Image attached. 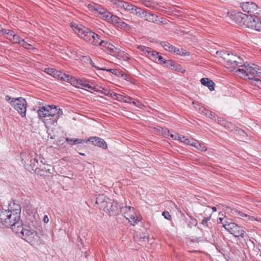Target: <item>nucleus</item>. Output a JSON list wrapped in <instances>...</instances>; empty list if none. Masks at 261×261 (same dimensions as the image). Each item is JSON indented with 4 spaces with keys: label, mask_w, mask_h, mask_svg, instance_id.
I'll list each match as a JSON object with an SVG mask.
<instances>
[{
    "label": "nucleus",
    "mask_w": 261,
    "mask_h": 261,
    "mask_svg": "<svg viewBox=\"0 0 261 261\" xmlns=\"http://www.w3.org/2000/svg\"><path fill=\"white\" fill-rule=\"evenodd\" d=\"M140 2L146 7L151 8V9H154L156 8L158 4L154 2H153L152 1L149 0H140Z\"/></svg>",
    "instance_id": "obj_27"
},
{
    "label": "nucleus",
    "mask_w": 261,
    "mask_h": 261,
    "mask_svg": "<svg viewBox=\"0 0 261 261\" xmlns=\"http://www.w3.org/2000/svg\"><path fill=\"white\" fill-rule=\"evenodd\" d=\"M249 79L252 80L254 83L253 84L261 89V80L254 76L249 77Z\"/></svg>",
    "instance_id": "obj_37"
},
{
    "label": "nucleus",
    "mask_w": 261,
    "mask_h": 261,
    "mask_svg": "<svg viewBox=\"0 0 261 261\" xmlns=\"http://www.w3.org/2000/svg\"><path fill=\"white\" fill-rule=\"evenodd\" d=\"M20 45L27 49H31L32 47V45L25 41L24 39H22V40L20 41Z\"/></svg>",
    "instance_id": "obj_42"
},
{
    "label": "nucleus",
    "mask_w": 261,
    "mask_h": 261,
    "mask_svg": "<svg viewBox=\"0 0 261 261\" xmlns=\"http://www.w3.org/2000/svg\"><path fill=\"white\" fill-rule=\"evenodd\" d=\"M116 57L124 61H127L129 59V56L127 53L120 49H119Z\"/></svg>",
    "instance_id": "obj_28"
},
{
    "label": "nucleus",
    "mask_w": 261,
    "mask_h": 261,
    "mask_svg": "<svg viewBox=\"0 0 261 261\" xmlns=\"http://www.w3.org/2000/svg\"><path fill=\"white\" fill-rule=\"evenodd\" d=\"M195 148L202 151H205L207 150V148L204 144L203 143H200L199 141L197 143V145Z\"/></svg>",
    "instance_id": "obj_39"
},
{
    "label": "nucleus",
    "mask_w": 261,
    "mask_h": 261,
    "mask_svg": "<svg viewBox=\"0 0 261 261\" xmlns=\"http://www.w3.org/2000/svg\"><path fill=\"white\" fill-rule=\"evenodd\" d=\"M162 215L164 216V217L168 220H170L172 218V217L171 216V215L169 214V213L167 211H164L162 213Z\"/></svg>",
    "instance_id": "obj_47"
},
{
    "label": "nucleus",
    "mask_w": 261,
    "mask_h": 261,
    "mask_svg": "<svg viewBox=\"0 0 261 261\" xmlns=\"http://www.w3.org/2000/svg\"><path fill=\"white\" fill-rule=\"evenodd\" d=\"M211 215H210V216L207 217H205L203 218V219L202 221V224L204 225L207 226V223L208 221H209L211 219Z\"/></svg>",
    "instance_id": "obj_51"
},
{
    "label": "nucleus",
    "mask_w": 261,
    "mask_h": 261,
    "mask_svg": "<svg viewBox=\"0 0 261 261\" xmlns=\"http://www.w3.org/2000/svg\"><path fill=\"white\" fill-rule=\"evenodd\" d=\"M238 71L246 76H249V74L246 69L244 70L243 69H239Z\"/></svg>",
    "instance_id": "obj_55"
},
{
    "label": "nucleus",
    "mask_w": 261,
    "mask_h": 261,
    "mask_svg": "<svg viewBox=\"0 0 261 261\" xmlns=\"http://www.w3.org/2000/svg\"><path fill=\"white\" fill-rule=\"evenodd\" d=\"M134 5L129 3L128 5L127 6V9H126L125 11H127L130 13L131 10H132V9L134 8Z\"/></svg>",
    "instance_id": "obj_57"
},
{
    "label": "nucleus",
    "mask_w": 261,
    "mask_h": 261,
    "mask_svg": "<svg viewBox=\"0 0 261 261\" xmlns=\"http://www.w3.org/2000/svg\"><path fill=\"white\" fill-rule=\"evenodd\" d=\"M153 51L151 48H149V50H147L145 54L149 58H151V53L153 52Z\"/></svg>",
    "instance_id": "obj_60"
},
{
    "label": "nucleus",
    "mask_w": 261,
    "mask_h": 261,
    "mask_svg": "<svg viewBox=\"0 0 261 261\" xmlns=\"http://www.w3.org/2000/svg\"><path fill=\"white\" fill-rule=\"evenodd\" d=\"M218 122L221 124L224 125V126L228 128H230L231 127H233V125L232 123L230 122H227L225 120L222 119L221 118H218Z\"/></svg>",
    "instance_id": "obj_34"
},
{
    "label": "nucleus",
    "mask_w": 261,
    "mask_h": 261,
    "mask_svg": "<svg viewBox=\"0 0 261 261\" xmlns=\"http://www.w3.org/2000/svg\"><path fill=\"white\" fill-rule=\"evenodd\" d=\"M169 136L172 138L173 140H179L181 142L182 141V137H184V136L180 135L178 133H174L173 134H171L169 133Z\"/></svg>",
    "instance_id": "obj_38"
},
{
    "label": "nucleus",
    "mask_w": 261,
    "mask_h": 261,
    "mask_svg": "<svg viewBox=\"0 0 261 261\" xmlns=\"http://www.w3.org/2000/svg\"><path fill=\"white\" fill-rule=\"evenodd\" d=\"M191 141H192V144L191 146L196 147V146L197 145V143L198 142V141L194 139H191Z\"/></svg>",
    "instance_id": "obj_63"
},
{
    "label": "nucleus",
    "mask_w": 261,
    "mask_h": 261,
    "mask_svg": "<svg viewBox=\"0 0 261 261\" xmlns=\"http://www.w3.org/2000/svg\"><path fill=\"white\" fill-rule=\"evenodd\" d=\"M199 110L201 113L204 114L205 115H206V113H207V111H208V110L206 109L204 107H203L199 108Z\"/></svg>",
    "instance_id": "obj_59"
},
{
    "label": "nucleus",
    "mask_w": 261,
    "mask_h": 261,
    "mask_svg": "<svg viewBox=\"0 0 261 261\" xmlns=\"http://www.w3.org/2000/svg\"><path fill=\"white\" fill-rule=\"evenodd\" d=\"M30 163L32 165H33L34 166H35L36 164H38V161L37 159L34 158L33 159H31L30 160Z\"/></svg>",
    "instance_id": "obj_54"
},
{
    "label": "nucleus",
    "mask_w": 261,
    "mask_h": 261,
    "mask_svg": "<svg viewBox=\"0 0 261 261\" xmlns=\"http://www.w3.org/2000/svg\"><path fill=\"white\" fill-rule=\"evenodd\" d=\"M88 7L91 10L96 11L100 15H101L106 10L101 6L96 4H89Z\"/></svg>",
    "instance_id": "obj_24"
},
{
    "label": "nucleus",
    "mask_w": 261,
    "mask_h": 261,
    "mask_svg": "<svg viewBox=\"0 0 261 261\" xmlns=\"http://www.w3.org/2000/svg\"><path fill=\"white\" fill-rule=\"evenodd\" d=\"M110 3L114 7L120 9H123L124 10L127 9V6L129 4L128 2L121 0H111Z\"/></svg>",
    "instance_id": "obj_19"
},
{
    "label": "nucleus",
    "mask_w": 261,
    "mask_h": 261,
    "mask_svg": "<svg viewBox=\"0 0 261 261\" xmlns=\"http://www.w3.org/2000/svg\"><path fill=\"white\" fill-rule=\"evenodd\" d=\"M7 210L11 211L14 214H16L17 212L18 217L20 218L21 208L20 205L16 203L15 201L13 200L10 202Z\"/></svg>",
    "instance_id": "obj_18"
},
{
    "label": "nucleus",
    "mask_w": 261,
    "mask_h": 261,
    "mask_svg": "<svg viewBox=\"0 0 261 261\" xmlns=\"http://www.w3.org/2000/svg\"><path fill=\"white\" fill-rule=\"evenodd\" d=\"M84 87H86L89 89L95 91L94 87L91 86L89 84H87V83H86V84L84 85Z\"/></svg>",
    "instance_id": "obj_62"
},
{
    "label": "nucleus",
    "mask_w": 261,
    "mask_h": 261,
    "mask_svg": "<svg viewBox=\"0 0 261 261\" xmlns=\"http://www.w3.org/2000/svg\"><path fill=\"white\" fill-rule=\"evenodd\" d=\"M231 212L235 216L238 217V218H242L243 217H245V218H248V219H250L251 220H256L257 221H259V219H258L257 218H255L253 217H250L249 216H248L247 214H245L243 212H242L237 209L232 210Z\"/></svg>",
    "instance_id": "obj_22"
},
{
    "label": "nucleus",
    "mask_w": 261,
    "mask_h": 261,
    "mask_svg": "<svg viewBox=\"0 0 261 261\" xmlns=\"http://www.w3.org/2000/svg\"><path fill=\"white\" fill-rule=\"evenodd\" d=\"M121 212L133 226L135 225L138 222L141 221L140 216H137L135 210L131 206H124L121 207Z\"/></svg>",
    "instance_id": "obj_6"
},
{
    "label": "nucleus",
    "mask_w": 261,
    "mask_h": 261,
    "mask_svg": "<svg viewBox=\"0 0 261 261\" xmlns=\"http://www.w3.org/2000/svg\"><path fill=\"white\" fill-rule=\"evenodd\" d=\"M25 241L32 246H38L41 243L40 238L35 230L32 232L29 236H28Z\"/></svg>",
    "instance_id": "obj_12"
},
{
    "label": "nucleus",
    "mask_w": 261,
    "mask_h": 261,
    "mask_svg": "<svg viewBox=\"0 0 261 261\" xmlns=\"http://www.w3.org/2000/svg\"><path fill=\"white\" fill-rule=\"evenodd\" d=\"M161 44L166 51L172 52L174 49V46L168 42H162Z\"/></svg>",
    "instance_id": "obj_32"
},
{
    "label": "nucleus",
    "mask_w": 261,
    "mask_h": 261,
    "mask_svg": "<svg viewBox=\"0 0 261 261\" xmlns=\"http://www.w3.org/2000/svg\"><path fill=\"white\" fill-rule=\"evenodd\" d=\"M181 139H182L181 142L184 143L185 144H186V145H191V144H192L191 139H189L188 138H186V137L185 136H184V137H182Z\"/></svg>",
    "instance_id": "obj_46"
},
{
    "label": "nucleus",
    "mask_w": 261,
    "mask_h": 261,
    "mask_svg": "<svg viewBox=\"0 0 261 261\" xmlns=\"http://www.w3.org/2000/svg\"><path fill=\"white\" fill-rule=\"evenodd\" d=\"M145 11L143 10L142 9L139 8V10H136L135 12L136 15L140 17L141 18H143L144 14H145Z\"/></svg>",
    "instance_id": "obj_44"
},
{
    "label": "nucleus",
    "mask_w": 261,
    "mask_h": 261,
    "mask_svg": "<svg viewBox=\"0 0 261 261\" xmlns=\"http://www.w3.org/2000/svg\"><path fill=\"white\" fill-rule=\"evenodd\" d=\"M222 57L225 61L227 68L231 70L235 69L237 66H243V59L239 56L225 52L222 54Z\"/></svg>",
    "instance_id": "obj_5"
},
{
    "label": "nucleus",
    "mask_w": 261,
    "mask_h": 261,
    "mask_svg": "<svg viewBox=\"0 0 261 261\" xmlns=\"http://www.w3.org/2000/svg\"><path fill=\"white\" fill-rule=\"evenodd\" d=\"M66 141L68 143H70L71 145L83 143H87V140L81 139H73V138H66Z\"/></svg>",
    "instance_id": "obj_29"
},
{
    "label": "nucleus",
    "mask_w": 261,
    "mask_h": 261,
    "mask_svg": "<svg viewBox=\"0 0 261 261\" xmlns=\"http://www.w3.org/2000/svg\"><path fill=\"white\" fill-rule=\"evenodd\" d=\"M145 19V20L153 22V23H159V22H161L163 24H165L166 22H164L163 21H160L159 19V17L157 15H155L152 13H149L147 12H145V14H144V17Z\"/></svg>",
    "instance_id": "obj_17"
},
{
    "label": "nucleus",
    "mask_w": 261,
    "mask_h": 261,
    "mask_svg": "<svg viewBox=\"0 0 261 261\" xmlns=\"http://www.w3.org/2000/svg\"><path fill=\"white\" fill-rule=\"evenodd\" d=\"M37 113L39 117H49V119L46 120V123L49 124L57 123L59 118L63 114L62 110L54 105L42 106L39 108Z\"/></svg>",
    "instance_id": "obj_2"
},
{
    "label": "nucleus",
    "mask_w": 261,
    "mask_h": 261,
    "mask_svg": "<svg viewBox=\"0 0 261 261\" xmlns=\"http://www.w3.org/2000/svg\"><path fill=\"white\" fill-rule=\"evenodd\" d=\"M167 65L171 67V69L172 70H174L175 71H178L181 72H184L185 71V70H183L181 66L178 64H175L173 61L170 60L168 61Z\"/></svg>",
    "instance_id": "obj_25"
},
{
    "label": "nucleus",
    "mask_w": 261,
    "mask_h": 261,
    "mask_svg": "<svg viewBox=\"0 0 261 261\" xmlns=\"http://www.w3.org/2000/svg\"><path fill=\"white\" fill-rule=\"evenodd\" d=\"M120 25V26L122 28H130V27L128 25V24H126L125 22H124L123 21H122V22L121 23V24Z\"/></svg>",
    "instance_id": "obj_64"
},
{
    "label": "nucleus",
    "mask_w": 261,
    "mask_h": 261,
    "mask_svg": "<svg viewBox=\"0 0 261 261\" xmlns=\"http://www.w3.org/2000/svg\"><path fill=\"white\" fill-rule=\"evenodd\" d=\"M19 220L17 213L14 214L11 211L6 210L0 211V223L6 227H12V229H15Z\"/></svg>",
    "instance_id": "obj_3"
},
{
    "label": "nucleus",
    "mask_w": 261,
    "mask_h": 261,
    "mask_svg": "<svg viewBox=\"0 0 261 261\" xmlns=\"http://www.w3.org/2000/svg\"><path fill=\"white\" fill-rule=\"evenodd\" d=\"M23 39H21L19 36L16 35L15 34L14 36H13L12 40H11L14 43H18L19 45L20 44V41L22 40Z\"/></svg>",
    "instance_id": "obj_41"
},
{
    "label": "nucleus",
    "mask_w": 261,
    "mask_h": 261,
    "mask_svg": "<svg viewBox=\"0 0 261 261\" xmlns=\"http://www.w3.org/2000/svg\"><path fill=\"white\" fill-rule=\"evenodd\" d=\"M111 95L114 97V98H115L119 101L123 100V96L119 94L112 92Z\"/></svg>",
    "instance_id": "obj_43"
},
{
    "label": "nucleus",
    "mask_w": 261,
    "mask_h": 261,
    "mask_svg": "<svg viewBox=\"0 0 261 261\" xmlns=\"http://www.w3.org/2000/svg\"><path fill=\"white\" fill-rule=\"evenodd\" d=\"M219 219L220 222L222 223L225 229L228 231L231 234L233 235L235 237H241L243 238L245 230L241 227L231 222V220H225L223 222L224 220L223 218H220Z\"/></svg>",
    "instance_id": "obj_4"
},
{
    "label": "nucleus",
    "mask_w": 261,
    "mask_h": 261,
    "mask_svg": "<svg viewBox=\"0 0 261 261\" xmlns=\"http://www.w3.org/2000/svg\"><path fill=\"white\" fill-rule=\"evenodd\" d=\"M123 101H124L125 102H126V103H132L133 99L129 97H123Z\"/></svg>",
    "instance_id": "obj_53"
},
{
    "label": "nucleus",
    "mask_w": 261,
    "mask_h": 261,
    "mask_svg": "<svg viewBox=\"0 0 261 261\" xmlns=\"http://www.w3.org/2000/svg\"><path fill=\"white\" fill-rule=\"evenodd\" d=\"M243 11L247 13L249 16H254L258 14L259 10L257 6L253 2H244L241 3Z\"/></svg>",
    "instance_id": "obj_8"
},
{
    "label": "nucleus",
    "mask_w": 261,
    "mask_h": 261,
    "mask_svg": "<svg viewBox=\"0 0 261 261\" xmlns=\"http://www.w3.org/2000/svg\"><path fill=\"white\" fill-rule=\"evenodd\" d=\"M45 72L55 77L60 79L61 80L64 81L68 80L67 78H69L68 75L62 73L60 71H58L54 68H45Z\"/></svg>",
    "instance_id": "obj_10"
},
{
    "label": "nucleus",
    "mask_w": 261,
    "mask_h": 261,
    "mask_svg": "<svg viewBox=\"0 0 261 261\" xmlns=\"http://www.w3.org/2000/svg\"><path fill=\"white\" fill-rule=\"evenodd\" d=\"M10 102L12 106L14 107L22 117L25 116L27 103L24 98L22 97L16 99L13 98Z\"/></svg>",
    "instance_id": "obj_7"
},
{
    "label": "nucleus",
    "mask_w": 261,
    "mask_h": 261,
    "mask_svg": "<svg viewBox=\"0 0 261 261\" xmlns=\"http://www.w3.org/2000/svg\"><path fill=\"white\" fill-rule=\"evenodd\" d=\"M233 19L238 24L247 27V23H248L249 19H252V16H249L246 14L239 12L234 14Z\"/></svg>",
    "instance_id": "obj_9"
},
{
    "label": "nucleus",
    "mask_w": 261,
    "mask_h": 261,
    "mask_svg": "<svg viewBox=\"0 0 261 261\" xmlns=\"http://www.w3.org/2000/svg\"><path fill=\"white\" fill-rule=\"evenodd\" d=\"M138 48L140 50L144 52V53H146V51H147V50H149V47L144 45H139L138 46Z\"/></svg>",
    "instance_id": "obj_50"
},
{
    "label": "nucleus",
    "mask_w": 261,
    "mask_h": 261,
    "mask_svg": "<svg viewBox=\"0 0 261 261\" xmlns=\"http://www.w3.org/2000/svg\"><path fill=\"white\" fill-rule=\"evenodd\" d=\"M70 25L79 37L93 45H100L105 47L108 54L116 57L119 48L115 47L113 44L107 41L101 40L98 35L82 24L71 23Z\"/></svg>",
    "instance_id": "obj_1"
},
{
    "label": "nucleus",
    "mask_w": 261,
    "mask_h": 261,
    "mask_svg": "<svg viewBox=\"0 0 261 261\" xmlns=\"http://www.w3.org/2000/svg\"><path fill=\"white\" fill-rule=\"evenodd\" d=\"M237 131H238V134L243 137H246L247 136V134L245 132L244 130H242V129H237L236 130Z\"/></svg>",
    "instance_id": "obj_58"
},
{
    "label": "nucleus",
    "mask_w": 261,
    "mask_h": 261,
    "mask_svg": "<svg viewBox=\"0 0 261 261\" xmlns=\"http://www.w3.org/2000/svg\"><path fill=\"white\" fill-rule=\"evenodd\" d=\"M68 77L69 78H67L68 80H66L65 82L70 83L75 87L80 88V86L84 87V85L86 83L81 79H76L75 77L69 75Z\"/></svg>",
    "instance_id": "obj_16"
},
{
    "label": "nucleus",
    "mask_w": 261,
    "mask_h": 261,
    "mask_svg": "<svg viewBox=\"0 0 261 261\" xmlns=\"http://www.w3.org/2000/svg\"><path fill=\"white\" fill-rule=\"evenodd\" d=\"M173 51L175 53L176 55H186L187 54V53L186 52L185 50L181 48H176L174 47Z\"/></svg>",
    "instance_id": "obj_40"
},
{
    "label": "nucleus",
    "mask_w": 261,
    "mask_h": 261,
    "mask_svg": "<svg viewBox=\"0 0 261 261\" xmlns=\"http://www.w3.org/2000/svg\"><path fill=\"white\" fill-rule=\"evenodd\" d=\"M243 66L247 70L249 75L257 76V73H261V67L254 64H248L247 65L243 64Z\"/></svg>",
    "instance_id": "obj_13"
},
{
    "label": "nucleus",
    "mask_w": 261,
    "mask_h": 261,
    "mask_svg": "<svg viewBox=\"0 0 261 261\" xmlns=\"http://www.w3.org/2000/svg\"><path fill=\"white\" fill-rule=\"evenodd\" d=\"M132 103L136 107L141 108L143 106V105L142 103V102H140L139 101L137 100H133Z\"/></svg>",
    "instance_id": "obj_48"
},
{
    "label": "nucleus",
    "mask_w": 261,
    "mask_h": 261,
    "mask_svg": "<svg viewBox=\"0 0 261 261\" xmlns=\"http://www.w3.org/2000/svg\"><path fill=\"white\" fill-rule=\"evenodd\" d=\"M117 16L115 15H113L112 14V17H111V19H110V21L113 22V23H116L117 22Z\"/></svg>",
    "instance_id": "obj_56"
},
{
    "label": "nucleus",
    "mask_w": 261,
    "mask_h": 261,
    "mask_svg": "<svg viewBox=\"0 0 261 261\" xmlns=\"http://www.w3.org/2000/svg\"><path fill=\"white\" fill-rule=\"evenodd\" d=\"M154 131L159 135H163L166 137H169V131L167 129H164L160 126L154 127Z\"/></svg>",
    "instance_id": "obj_26"
},
{
    "label": "nucleus",
    "mask_w": 261,
    "mask_h": 261,
    "mask_svg": "<svg viewBox=\"0 0 261 261\" xmlns=\"http://www.w3.org/2000/svg\"><path fill=\"white\" fill-rule=\"evenodd\" d=\"M34 231V230L31 229L29 226H25V230H23L22 231V239L25 240L27 239V237H28V236H29Z\"/></svg>",
    "instance_id": "obj_31"
},
{
    "label": "nucleus",
    "mask_w": 261,
    "mask_h": 261,
    "mask_svg": "<svg viewBox=\"0 0 261 261\" xmlns=\"http://www.w3.org/2000/svg\"><path fill=\"white\" fill-rule=\"evenodd\" d=\"M135 238L140 245H145L146 242L148 241V237L144 233H137L135 236Z\"/></svg>",
    "instance_id": "obj_20"
},
{
    "label": "nucleus",
    "mask_w": 261,
    "mask_h": 261,
    "mask_svg": "<svg viewBox=\"0 0 261 261\" xmlns=\"http://www.w3.org/2000/svg\"><path fill=\"white\" fill-rule=\"evenodd\" d=\"M186 221L187 222L188 226L189 228H192L193 226H196L197 223L196 219L191 217H190L188 219H187Z\"/></svg>",
    "instance_id": "obj_33"
},
{
    "label": "nucleus",
    "mask_w": 261,
    "mask_h": 261,
    "mask_svg": "<svg viewBox=\"0 0 261 261\" xmlns=\"http://www.w3.org/2000/svg\"><path fill=\"white\" fill-rule=\"evenodd\" d=\"M117 203L112 202V200L110 198H108V203L107 205V208L105 212L106 213H110L116 210Z\"/></svg>",
    "instance_id": "obj_23"
},
{
    "label": "nucleus",
    "mask_w": 261,
    "mask_h": 261,
    "mask_svg": "<svg viewBox=\"0 0 261 261\" xmlns=\"http://www.w3.org/2000/svg\"><path fill=\"white\" fill-rule=\"evenodd\" d=\"M87 142H91L95 146H97L103 149L107 148V144L104 140L97 137H91L87 140Z\"/></svg>",
    "instance_id": "obj_15"
},
{
    "label": "nucleus",
    "mask_w": 261,
    "mask_h": 261,
    "mask_svg": "<svg viewBox=\"0 0 261 261\" xmlns=\"http://www.w3.org/2000/svg\"><path fill=\"white\" fill-rule=\"evenodd\" d=\"M107 203L108 197L104 195L99 194L96 197L95 203L98 205L100 210L105 211L106 208H107Z\"/></svg>",
    "instance_id": "obj_14"
},
{
    "label": "nucleus",
    "mask_w": 261,
    "mask_h": 261,
    "mask_svg": "<svg viewBox=\"0 0 261 261\" xmlns=\"http://www.w3.org/2000/svg\"><path fill=\"white\" fill-rule=\"evenodd\" d=\"M3 35H4L6 37L9 39L10 40H11L13 36H14L15 33L14 32L11 30H6V29H3V32L1 33Z\"/></svg>",
    "instance_id": "obj_30"
},
{
    "label": "nucleus",
    "mask_w": 261,
    "mask_h": 261,
    "mask_svg": "<svg viewBox=\"0 0 261 261\" xmlns=\"http://www.w3.org/2000/svg\"><path fill=\"white\" fill-rule=\"evenodd\" d=\"M202 85L207 87L211 91L214 90L215 84L213 81L207 77H204L200 80Z\"/></svg>",
    "instance_id": "obj_21"
},
{
    "label": "nucleus",
    "mask_w": 261,
    "mask_h": 261,
    "mask_svg": "<svg viewBox=\"0 0 261 261\" xmlns=\"http://www.w3.org/2000/svg\"><path fill=\"white\" fill-rule=\"evenodd\" d=\"M151 57L153 59H158L159 57V53L154 50L153 52L151 53Z\"/></svg>",
    "instance_id": "obj_52"
},
{
    "label": "nucleus",
    "mask_w": 261,
    "mask_h": 261,
    "mask_svg": "<svg viewBox=\"0 0 261 261\" xmlns=\"http://www.w3.org/2000/svg\"><path fill=\"white\" fill-rule=\"evenodd\" d=\"M206 115L211 118L212 119H216V115L214 113L210 111H207V113H206Z\"/></svg>",
    "instance_id": "obj_49"
},
{
    "label": "nucleus",
    "mask_w": 261,
    "mask_h": 261,
    "mask_svg": "<svg viewBox=\"0 0 261 261\" xmlns=\"http://www.w3.org/2000/svg\"><path fill=\"white\" fill-rule=\"evenodd\" d=\"M136 10H139V7H138L136 6H134V8L132 9V10H131V11L130 12V13L135 15V12H136Z\"/></svg>",
    "instance_id": "obj_61"
},
{
    "label": "nucleus",
    "mask_w": 261,
    "mask_h": 261,
    "mask_svg": "<svg viewBox=\"0 0 261 261\" xmlns=\"http://www.w3.org/2000/svg\"><path fill=\"white\" fill-rule=\"evenodd\" d=\"M101 70H106L115 75H119L120 74V72L119 71L113 69H106V68H101Z\"/></svg>",
    "instance_id": "obj_45"
},
{
    "label": "nucleus",
    "mask_w": 261,
    "mask_h": 261,
    "mask_svg": "<svg viewBox=\"0 0 261 261\" xmlns=\"http://www.w3.org/2000/svg\"><path fill=\"white\" fill-rule=\"evenodd\" d=\"M19 221L17 222V224L16 225L15 228L13 229L16 233H21L22 234V231L25 230V226L24 227L23 225L19 224Z\"/></svg>",
    "instance_id": "obj_35"
},
{
    "label": "nucleus",
    "mask_w": 261,
    "mask_h": 261,
    "mask_svg": "<svg viewBox=\"0 0 261 261\" xmlns=\"http://www.w3.org/2000/svg\"><path fill=\"white\" fill-rule=\"evenodd\" d=\"M100 17L103 19L104 20H106L108 21H110V19H111V17H112V14L107 11L106 10L101 15Z\"/></svg>",
    "instance_id": "obj_36"
},
{
    "label": "nucleus",
    "mask_w": 261,
    "mask_h": 261,
    "mask_svg": "<svg viewBox=\"0 0 261 261\" xmlns=\"http://www.w3.org/2000/svg\"><path fill=\"white\" fill-rule=\"evenodd\" d=\"M247 27L254 29L257 31H261V20L256 15L252 16V19L247 23Z\"/></svg>",
    "instance_id": "obj_11"
}]
</instances>
